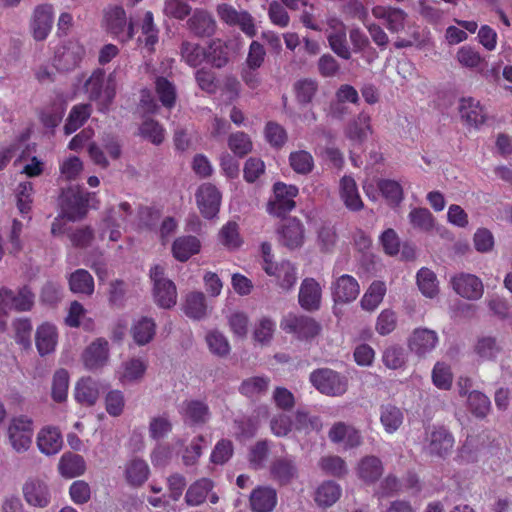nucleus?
I'll use <instances>...</instances> for the list:
<instances>
[{
	"label": "nucleus",
	"instance_id": "obj_1",
	"mask_svg": "<svg viewBox=\"0 0 512 512\" xmlns=\"http://www.w3.org/2000/svg\"><path fill=\"white\" fill-rule=\"evenodd\" d=\"M153 282V296L156 304L164 309H170L177 303V289L174 282L165 276V268L154 265L150 269Z\"/></svg>",
	"mask_w": 512,
	"mask_h": 512
},
{
	"label": "nucleus",
	"instance_id": "obj_2",
	"mask_svg": "<svg viewBox=\"0 0 512 512\" xmlns=\"http://www.w3.org/2000/svg\"><path fill=\"white\" fill-rule=\"evenodd\" d=\"M454 444V437L449 430L433 426L426 430L423 450L431 457L444 459L451 454Z\"/></svg>",
	"mask_w": 512,
	"mask_h": 512
},
{
	"label": "nucleus",
	"instance_id": "obj_3",
	"mask_svg": "<svg viewBox=\"0 0 512 512\" xmlns=\"http://www.w3.org/2000/svg\"><path fill=\"white\" fill-rule=\"evenodd\" d=\"M310 381L320 393L327 396H341L348 389V379L328 368L313 371Z\"/></svg>",
	"mask_w": 512,
	"mask_h": 512
},
{
	"label": "nucleus",
	"instance_id": "obj_4",
	"mask_svg": "<svg viewBox=\"0 0 512 512\" xmlns=\"http://www.w3.org/2000/svg\"><path fill=\"white\" fill-rule=\"evenodd\" d=\"M105 73L102 70H96L87 79L85 90L90 100L97 101L103 108H106L115 96L114 73L108 77L107 84L104 87Z\"/></svg>",
	"mask_w": 512,
	"mask_h": 512
},
{
	"label": "nucleus",
	"instance_id": "obj_5",
	"mask_svg": "<svg viewBox=\"0 0 512 512\" xmlns=\"http://www.w3.org/2000/svg\"><path fill=\"white\" fill-rule=\"evenodd\" d=\"M23 498L29 506L47 507L52 499V491L45 476H30L22 486Z\"/></svg>",
	"mask_w": 512,
	"mask_h": 512
},
{
	"label": "nucleus",
	"instance_id": "obj_6",
	"mask_svg": "<svg viewBox=\"0 0 512 512\" xmlns=\"http://www.w3.org/2000/svg\"><path fill=\"white\" fill-rule=\"evenodd\" d=\"M7 436L14 451L17 453L27 451L33 437L32 420L26 416L12 418L7 427Z\"/></svg>",
	"mask_w": 512,
	"mask_h": 512
},
{
	"label": "nucleus",
	"instance_id": "obj_7",
	"mask_svg": "<svg viewBox=\"0 0 512 512\" xmlns=\"http://www.w3.org/2000/svg\"><path fill=\"white\" fill-rule=\"evenodd\" d=\"M35 301V295L28 286L17 290L6 287L0 289V316L7 310L29 311Z\"/></svg>",
	"mask_w": 512,
	"mask_h": 512
},
{
	"label": "nucleus",
	"instance_id": "obj_8",
	"mask_svg": "<svg viewBox=\"0 0 512 512\" xmlns=\"http://www.w3.org/2000/svg\"><path fill=\"white\" fill-rule=\"evenodd\" d=\"M91 194L81 189H69L62 198V214L69 221L82 219L88 208Z\"/></svg>",
	"mask_w": 512,
	"mask_h": 512
},
{
	"label": "nucleus",
	"instance_id": "obj_9",
	"mask_svg": "<svg viewBox=\"0 0 512 512\" xmlns=\"http://www.w3.org/2000/svg\"><path fill=\"white\" fill-rule=\"evenodd\" d=\"M110 360V345L105 338H96L82 352L81 361L89 371H98Z\"/></svg>",
	"mask_w": 512,
	"mask_h": 512
},
{
	"label": "nucleus",
	"instance_id": "obj_10",
	"mask_svg": "<svg viewBox=\"0 0 512 512\" xmlns=\"http://www.w3.org/2000/svg\"><path fill=\"white\" fill-rule=\"evenodd\" d=\"M273 191L274 198L269 201L267 206V211L271 215L281 216L294 209V198L299 192L295 185H287L282 182H277L273 186Z\"/></svg>",
	"mask_w": 512,
	"mask_h": 512
},
{
	"label": "nucleus",
	"instance_id": "obj_11",
	"mask_svg": "<svg viewBox=\"0 0 512 512\" xmlns=\"http://www.w3.org/2000/svg\"><path fill=\"white\" fill-rule=\"evenodd\" d=\"M450 284L457 295L467 300H479L484 294L483 282L474 274L457 273L451 277Z\"/></svg>",
	"mask_w": 512,
	"mask_h": 512
},
{
	"label": "nucleus",
	"instance_id": "obj_12",
	"mask_svg": "<svg viewBox=\"0 0 512 512\" xmlns=\"http://www.w3.org/2000/svg\"><path fill=\"white\" fill-rule=\"evenodd\" d=\"M278 238L281 245L294 250L302 247L305 241L304 224L297 218H288L278 229Z\"/></svg>",
	"mask_w": 512,
	"mask_h": 512
},
{
	"label": "nucleus",
	"instance_id": "obj_13",
	"mask_svg": "<svg viewBox=\"0 0 512 512\" xmlns=\"http://www.w3.org/2000/svg\"><path fill=\"white\" fill-rule=\"evenodd\" d=\"M503 353L502 342L492 335H481L472 346V354L477 362H495Z\"/></svg>",
	"mask_w": 512,
	"mask_h": 512
},
{
	"label": "nucleus",
	"instance_id": "obj_14",
	"mask_svg": "<svg viewBox=\"0 0 512 512\" xmlns=\"http://www.w3.org/2000/svg\"><path fill=\"white\" fill-rule=\"evenodd\" d=\"M84 55V47L78 42L70 41L56 50L54 66L61 71L72 70L80 64Z\"/></svg>",
	"mask_w": 512,
	"mask_h": 512
},
{
	"label": "nucleus",
	"instance_id": "obj_15",
	"mask_svg": "<svg viewBox=\"0 0 512 512\" xmlns=\"http://www.w3.org/2000/svg\"><path fill=\"white\" fill-rule=\"evenodd\" d=\"M105 27L121 41H128L133 37V24L127 22L126 13L121 7H113L106 12Z\"/></svg>",
	"mask_w": 512,
	"mask_h": 512
},
{
	"label": "nucleus",
	"instance_id": "obj_16",
	"mask_svg": "<svg viewBox=\"0 0 512 512\" xmlns=\"http://www.w3.org/2000/svg\"><path fill=\"white\" fill-rule=\"evenodd\" d=\"M438 344V335L427 328H417L410 335L407 345L409 350L420 358L426 357Z\"/></svg>",
	"mask_w": 512,
	"mask_h": 512
},
{
	"label": "nucleus",
	"instance_id": "obj_17",
	"mask_svg": "<svg viewBox=\"0 0 512 512\" xmlns=\"http://www.w3.org/2000/svg\"><path fill=\"white\" fill-rule=\"evenodd\" d=\"M197 205L205 218L211 219L219 212L221 194L210 183L203 184L196 194Z\"/></svg>",
	"mask_w": 512,
	"mask_h": 512
},
{
	"label": "nucleus",
	"instance_id": "obj_18",
	"mask_svg": "<svg viewBox=\"0 0 512 512\" xmlns=\"http://www.w3.org/2000/svg\"><path fill=\"white\" fill-rule=\"evenodd\" d=\"M371 12L374 18L384 20L387 29L392 33H398L405 27L407 13L400 8L376 5Z\"/></svg>",
	"mask_w": 512,
	"mask_h": 512
},
{
	"label": "nucleus",
	"instance_id": "obj_19",
	"mask_svg": "<svg viewBox=\"0 0 512 512\" xmlns=\"http://www.w3.org/2000/svg\"><path fill=\"white\" fill-rule=\"evenodd\" d=\"M53 25V7L48 4L35 8L31 29L36 40H44L51 31Z\"/></svg>",
	"mask_w": 512,
	"mask_h": 512
},
{
	"label": "nucleus",
	"instance_id": "obj_20",
	"mask_svg": "<svg viewBox=\"0 0 512 512\" xmlns=\"http://www.w3.org/2000/svg\"><path fill=\"white\" fill-rule=\"evenodd\" d=\"M187 28L198 37H211L216 32L217 24L208 11L195 9L187 21Z\"/></svg>",
	"mask_w": 512,
	"mask_h": 512
},
{
	"label": "nucleus",
	"instance_id": "obj_21",
	"mask_svg": "<svg viewBox=\"0 0 512 512\" xmlns=\"http://www.w3.org/2000/svg\"><path fill=\"white\" fill-rule=\"evenodd\" d=\"M148 364L138 357L130 358L122 363L117 376L123 385L139 383L143 380Z\"/></svg>",
	"mask_w": 512,
	"mask_h": 512
},
{
	"label": "nucleus",
	"instance_id": "obj_22",
	"mask_svg": "<svg viewBox=\"0 0 512 512\" xmlns=\"http://www.w3.org/2000/svg\"><path fill=\"white\" fill-rule=\"evenodd\" d=\"M357 477L365 484L376 483L384 472L380 458L368 455L359 460L355 468Z\"/></svg>",
	"mask_w": 512,
	"mask_h": 512
},
{
	"label": "nucleus",
	"instance_id": "obj_23",
	"mask_svg": "<svg viewBox=\"0 0 512 512\" xmlns=\"http://www.w3.org/2000/svg\"><path fill=\"white\" fill-rule=\"evenodd\" d=\"M277 500V492L270 486L256 487L249 498L253 512H271L276 507Z\"/></svg>",
	"mask_w": 512,
	"mask_h": 512
},
{
	"label": "nucleus",
	"instance_id": "obj_24",
	"mask_svg": "<svg viewBox=\"0 0 512 512\" xmlns=\"http://www.w3.org/2000/svg\"><path fill=\"white\" fill-rule=\"evenodd\" d=\"M461 118L470 126L479 127L486 122L487 112L480 101L468 97L462 98L459 104Z\"/></svg>",
	"mask_w": 512,
	"mask_h": 512
},
{
	"label": "nucleus",
	"instance_id": "obj_25",
	"mask_svg": "<svg viewBox=\"0 0 512 512\" xmlns=\"http://www.w3.org/2000/svg\"><path fill=\"white\" fill-rule=\"evenodd\" d=\"M57 342L58 332L55 325L45 322L37 327L35 345L40 356H46L54 352Z\"/></svg>",
	"mask_w": 512,
	"mask_h": 512
},
{
	"label": "nucleus",
	"instance_id": "obj_26",
	"mask_svg": "<svg viewBox=\"0 0 512 512\" xmlns=\"http://www.w3.org/2000/svg\"><path fill=\"white\" fill-rule=\"evenodd\" d=\"M329 438L332 442L343 443L346 449L356 448L362 443L359 431L343 422H337L332 426Z\"/></svg>",
	"mask_w": 512,
	"mask_h": 512
},
{
	"label": "nucleus",
	"instance_id": "obj_27",
	"mask_svg": "<svg viewBox=\"0 0 512 512\" xmlns=\"http://www.w3.org/2000/svg\"><path fill=\"white\" fill-rule=\"evenodd\" d=\"M360 292L357 280L350 275L340 276L332 286V294L336 302L354 301Z\"/></svg>",
	"mask_w": 512,
	"mask_h": 512
},
{
	"label": "nucleus",
	"instance_id": "obj_28",
	"mask_svg": "<svg viewBox=\"0 0 512 512\" xmlns=\"http://www.w3.org/2000/svg\"><path fill=\"white\" fill-rule=\"evenodd\" d=\"M270 475L279 484L286 485L298 477V469L293 459L280 457L271 463Z\"/></svg>",
	"mask_w": 512,
	"mask_h": 512
},
{
	"label": "nucleus",
	"instance_id": "obj_29",
	"mask_svg": "<svg viewBox=\"0 0 512 512\" xmlns=\"http://www.w3.org/2000/svg\"><path fill=\"white\" fill-rule=\"evenodd\" d=\"M283 329L298 335L300 338H312L319 334V324L308 317L289 316L283 323Z\"/></svg>",
	"mask_w": 512,
	"mask_h": 512
},
{
	"label": "nucleus",
	"instance_id": "obj_30",
	"mask_svg": "<svg viewBox=\"0 0 512 512\" xmlns=\"http://www.w3.org/2000/svg\"><path fill=\"white\" fill-rule=\"evenodd\" d=\"M180 413L185 422L192 425H203L210 418L209 407L197 400H186L181 404Z\"/></svg>",
	"mask_w": 512,
	"mask_h": 512
},
{
	"label": "nucleus",
	"instance_id": "obj_31",
	"mask_svg": "<svg viewBox=\"0 0 512 512\" xmlns=\"http://www.w3.org/2000/svg\"><path fill=\"white\" fill-rule=\"evenodd\" d=\"M372 132L371 117L366 112H360L351 119L344 130L346 137L356 142H363Z\"/></svg>",
	"mask_w": 512,
	"mask_h": 512
},
{
	"label": "nucleus",
	"instance_id": "obj_32",
	"mask_svg": "<svg viewBox=\"0 0 512 512\" xmlns=\"http://www.w3.org/2000/svg\"><path fill=\"white\" fill-rule=\"evenodd\" d=\"M201 250L200 240L192 235L180 236L172 243L171 252L173 257L180 262L188 261L193 255Z\"/></svg>",
	"mask_w": 512,
	"mask_h": 512
},
{
	"label": "nucleus",
	"instance_id": "obj_33",
	"mask_svg": "<svg viewBox=\"0 0 512 512\" xmlns=\"http://www.w3.org/2000/svg\"><path fill=\"white\" fill-rule=\"evenodd\" d=\"M63 445V439L60 431L51 426L42 428L37 435V446L45 455H54L58 453Z\"/></svg>",
	"mask_w": 512,
	"mask_h": 512
},
{
	"label": "nucleus",
	"instance_id": "obj_34",
	"mask_svg": "<svg viewBox=\"0 0 512 512\" xmlns=\"http://www.w3.org/2000/svg\"><path fill=\"white\" fill-rule=\"evenodd\" d=\"M265 272L270 276H275L278 285L284 290L289 291L297 281L295 266L289 261H282L276 265H268Z\"/></svg>",
	"mask_w": 512,
	"mask_h": 512
},
{
	"label": "nucleus",
	"instance_id": "obj_35",
	"mask_svg": "<svg viewBox=\"0 0 512 512\" xmlns=\"http://www.w3.org/2000/svg\"><path fill=\"white\" fill-rule=\"evenodd\" d=\"M124 475L128 485L140 487L148 480L150 468L145 460L133 458L125 464Z\"/></svg>",
	"mask_w": 512,
	"mask_h": 512
},
{
	"label": "nucleus",
	"instance_id": "obj_36",
	"mask_svg": "<svg viewBox=\"0 0 512 512\" xmlns=\"http://www.w3.org/2000/svg\"><path fill=\"white\" fill-rule=\"evenodd\" d=\"M340 198L345 207L351 211H359L363 208V202L358 192L355 180L350 176H343L339 183Z\"/></svg>",
	"mask_w": 512,
	"mask_h": 512
},
{
	"label": "nucleus",
	"instance_id": "obj_37",
	"mask_svg": "<svg viewBox=\"0 0 512 512\" xmlns=\"http://www.w3.org/2000/svg\"><path fill=\"white\" fill-rule=\"evenodd\" d=\"M321 287L313 278L303 280L299 291V303L306 310H316L321 302Z\"/></svg>",
	"mask_w": 512,
	"mask_h": 512
},
{
	"label": "nucleus",
	"instance_id": "obj_38",
	"mask_svg": "<svg viewBox=\"0 0 512 512\" xmlns=\"http://www.w3.org/2000/svg\"><path fill=\"white\" fill-rule=\"evenodd\" d=\"M131 336L138 346L149 344L156 334V323L152 318L140 317L135 320L130 329Z\"/></svg>",
	"mask_w": 512,
	"mask_h": 512
},
{
	"label": "nucleus",
	"instance_id": "obj_39",
	"mask_svg": "<svg viewBox=\"0 0 512 512\" xmlns=\"http://www.w3.org/2000/svg\"><path fill=\"white\" fill-rule=\"evenodd\" d=\"M185 315L191 319L200 320L207 316L208 306L204 293L200 291L189 292L182 306Z\"/></svg>",
	"mask_w": 512,
	"mask_h": 512
},
{
	"label": "nucleus",
	"instance_id": "obj_40",
	"mask_svg": "<svg viewBox=\"0 0 512 512\" xmlns=\"http://www.w3.org/2000/svg\"><path fill=\"white\" fill-rule=\"evenodd\" d=\"M355 12L358 18L363 21L372 41L380 48L384 49L389 43V37L384 29L377 23L365 22L368 12L366 8L358 1L355 2Z\"/></svg>",
	"mask_w": 512,
	"mask_h": 512
},
{
	"label": "nucleus",
	"instance_id": "obj_41",
	"mask_svg": "<svg viewBox=\"0 0 512 512\" xmlns=\"http://www.w3.org/2000/svg\"><path fill=\"white\" fill-rule=\"evenodd\" d=\"M99 398V384L91 377L80 379L75 387V399L82 405L92 406Z\"/></svg>",
	"mask_w": 512,
	"mask_h": 512
},
{
	"label": "nucleus",
	"instance_id": "obj_42",
	"mask_svg": "<svg viewBox=\"0 0 512 512\" xmlns=\"http://www.w3.org/2000/svg\"><path fill=\"white\" fill-rule=\"evenodd\" d=\"M86 465L82 456L73 453H65L58 464L59 473L65 478H74L85 472Z\"/></svg>",
	"mask_w": 512,
	"mask_h": 512
},
{
	"label": "nucleus",
	"instance_id": "obj_43",
	"mask_svg": "<svg viewBox=\"0 0 512 512\" xmlns=\"http://www.w3.org/2000/svg\"><path fill=\"white\" fill-rule=\"evenodd\" d=\"M341 487L333 481H325L319 485L314 494V500L319 507H330L341 496Z\"/></svg>",
	"mask_w": 512,
	"mask_h": 512
},
{
	"label": "nucleus",
	"instance_id": "obj_44",
	"mask_svg": "<svg viewBox=\"0 0 512 512\" xmlns=\"http://www.w3.org/2000/svg\"><path fill=\"white\" fill-rule=\"evenodd\" d=\"M386 294V285L382 281H374L370 284L361 298L360 305L363 310L372 312L383 301Z\"/></svg>",
	"mask_w": 512,
	"mask_h": 512
},
{
	"label": "nucleus",
	"instance_id": "obj_45",
	"mask_svg": "<svg viewBox=\"0 0 512 512\" xmlns=\"http://www.w3.org/2000/svg\"><path fill=\"white\" fill-rule=\"evenodd\" d=\"M408 220L412 228L420 232L430 233L435 228V218L427 208H413Z\"/></svg>",
	"mask_w": 512,
	"mask_h": 512
},
{
	"label": "nucleus",
	"instance_id": "obj_46",
	"mask_svg": "<svg viewBox=\"0 0 512 512\" xmlns=\"http://www.w3.org/2000/svg\"><path fill=\"white\" fill-rule=\"evenodd\" d=\"M68 282L73 293L92 295L94 292V280L87 270L78 269L71 273Z\"/></svg>",
	"mask_w": 512,
	"mask_h": 512
},
{
	"label": "nucleus",
	"instance_id": "obj_47",
	"mask_svg": "<svg viewBox=\"0 0 512 512\" xmlns=\"http://www.w3.org/2000/svg\"><path fill=\"white\" fill-rule=\"evenodd\" d=\"M212 488L213 483L211 480L207 478L197 480L192 485H190L186 492V503L190 506H198L204 503Z\"/></svg>",
	"mask_w": 512,
	"mask_h": 512
},
{
	"label": "nucleus",
	"instance_id": "obj_48",
	"mask_svg": "<svg viewBox=\"0 0 512 512\" xmlns=\"http://www.w3.org/2000/svg\"><path fill=\"white\" fill-rule=\"evenodd\" d=\"M270 385L267 376H252L242 381L239 392L249 398H256L266 393Z\"/></svg>",
	"mask_w": 512,
	"mask_h": 512
},
{
	"label": "nucleus",
	"instance_id": "obj_49",
	"mask_svg": "<svg viewBox=\"0 0 512 512\" xmlns=\"http://www.w3.org/2000/svg\"><path fill=\"white\" fill-rule=\"evenodd\" d=\"M417 286L420 292L428 298H434L439 293V283L436 274L426 268H421L416 276Z\"/></svg>",
	"mask_w": 512,
	"mask_h": 512
},
{
	"label": "nucleus",
	"instance_id": "obj_50",
	"mask_svg": "<svg viewBox=\"0 0 512 512\" xmlns=\"http://www.w3.org/2000/svg\"><path fill=\"white\" fill-rule=\"evenodd\" d=\"M205 341L209 351L220 358H225L230 354L231 347L228 338L218 330L207 332Z\"/></svg>",
	"mask_w": 512,
	"mask_h": 512
},
{
	"label": "nucleus",
	"instance_id": "obj_51",
	"mask_svg": "<svg viewBox=\"0 0 512 512\" xmlns=\"http://www.w3.org/2000/svg\"><path fill=\"white\" fill-rule=\"evenodd\" d=\"M382 362L391 370L404 369L407 365V354L400 345H390L382 353Z\"/></svg>",
	"mask_w": 512,
	"mask_h": 512
},
{
	"label": "nucleus",
	"instance_id": "obj_52",
	"mask_svg": "<svg viewBox=\"0 0 512 512\" xmlns=\"http://www.w3.org/2000/svg\"><path fill=\"white\" fill-rule=\"evenodd\" d=\"M402 411L394 405L381 407L380 421L387 433L396 432L403 423Z\"/></svg>",
	"mask_w": 512,
	"mask_h": 512
},
{
	"label": "nucleus",
	"instance_id": "obj_53",
	"mask_svg": "<svg viewBox=\"0 0 512 512\" xmlns=\"http://www.w3.org/2000/svg\"><path fill=\"white\" fill-rule=\"evenodd\" d=\"M182 60L191 67L199 66L206 58L204 48L195 42L183 41L180 47Z\"/></svg>",
	"mask_w": 512,
	"mask_h": 512
},
{
	"label": "nucleus",
	"instance_id": "obj_54",
	"mask_svg": "<svg viewBox=\"0 0 512 512\" xmlns=\"http://www.w3.org/2000/svg\"><path fill=\"white\" fill-rule=\"evenodd\" d=\"M91 108L87 104L76 105L72 108L64 125L66 135H70L79 129L89 118Z\"/></svg>",
	"mask_w": 512,
	"mask_h": 512
},
{
	"label": "nucleus",
	"instance_id": "obj_55",
	"mask_svg": "<svg viewBox=\"0 0 512 512\" xmlns=\"http://www.w3.org/2000/svg\"><path fill=\"white\" fill-rule=\"evenodd\" d=\"M467 405L470 412L477 418H485L491 409L489 398L480 391L473 390L468 394Z\"/></svg>",
	"mask_w": 512,
	"mask_h": 512
},
{
	"label": "nucleus",
	"instance_id": "obj_56",
	"mask_svg": "<svg viewBox=\"0 0 512 512\" xmlns=\"http://www.w3.org/2000/svg\"><path fill=\"white\" fill-rule=\"evenodd\" d=\"M206 57L214 67H224L229 62L227 44L221 39L212 40L208 46Z\"/></svg>",
	"mask_w": 512,
	"mask_h": 512
},
{
	"label": "nucleus",
	"instance_id": "obj_57",
	"mask_svg": "<svg viewBox=\"0 0 512 512\" xmlns=\"http://www.w3.org/2000/svg\"><path fill=\"white\" fill-rule=\"evenodd\" d=\"M289 164L297 174L307 175L314 168V158L308 151H293L289 155Z\"/></svg>",
	"mask_w": 512,
	"mask_h": 512
},
{
	"label": "nucleus",
	"instance_id": "obj_58",
	"mask_svg": "<svg viewBox=\"0 0 512 512\" xmlns=\"http://www.w3.org/2000/svg\"><path fill=\"white\" fill-rule=\"evenodd\" d=\"M142 36L139 37V41L144 43L148 51H153L155 44L158 42V29L153 23V15L151 12H146L142 26Z\"/></svg>",
	"mask_w": 512,
	"mask_h": 512
},
{
	"label": "nucleus",
	"instance_id": "obj_59",
	"mask_svg": "<svg viewBox=\"0 0 512 512\" xmlns=\"http://www.w3.org/2000/svg\"><path fill=\"white\" fill-rule=\"evenodd\" d=\"M432 382L441 390H449L453 382L450 366L443 362H437L432 370Z\"/></svg>",
	"mask_w": 512,
	"mask_h": 512
},
{
	"label": "nucleus",
	"instance_id": "obj_60",
	"mask_svg": "<svg viewBox=\"0 0 512 512\" xmlns=\"http://www.w3.org/2000/svg\"><path fill=\"white\" fill-rule=\"evenodd\" d=\"M293 427L296 431L307 434L311 431H319L322 427V423L317 416H311L304 411H297L294 417Z\"/></svg>",
	"mask_w": 512,
	"mask_h": 512
},
{
	"label": "nucleus",
	"instance_id": "obj_61",
	"mask_svg": "<svg viewBox=\"0 0 512 512\" xmlns=\"http://www.w3.org/2000/svg\"><path fill=\"white\" fill-rule=\"evenodd\" d=\"M155 88L162 105L172 108L176 102L175 86L167 79L159 77L156 79Z\"/></svg>",
	"mask_w": 512,
	"mask_h": 512
},
{
	"label": "nucleus",
	"instance_id": "obj_62",
	"mask_svg": "<svg viewBox=\"0 0 512 512\" xmlns=\"http://www.w3.org/2000/svg\"><path fill=\"white\" fill-rule=\"evenodd\" d=\"M264 134L268 143L275 148L283 147L288 140L287 131L277 122H268L265 126Z\"/></svg>",
	"mask_w": 512,
	"mask_h": 512
},
{
	"label": "nucleus",
	"instance_id": "obj_63",
	"mask_svg": "<svg viewBox=\"0 0 512 512\" xmlns=\"http://www.w3.org/2000/svg\"><path fill=\"white\" fill-rule=\"evenodd\" d=\"M131 213V206L127 202H122L119 204L118 208H112L108 211L104 219V226H106V228L121 227Z\"/></svg>",
	"mask_w": 512,
	"mask_h": 512
},
{
	"label": "nucleus",
	"instance_id": "obj_64",
	"mask_svg": "<svg viewBox=\"0 0 512 512\" xmlns=\"http://www.w3.org/2000/svg\"><path fill=\"white\" fill-rule=\"evenodd\" d=\"M228 146L237 156L243 157L252 151V142L250 137L244 132H236L229 136Z\"/></svg>",
	"mask_w": 512,
	"mask_h": 512
}]
</instances>
